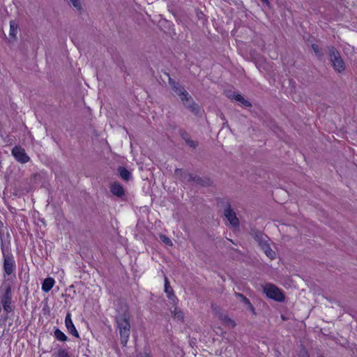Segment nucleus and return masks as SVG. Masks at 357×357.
<instances>
[{
	"instance_id": "1",
	"label": "nucleus",
	"mask_w": 357,
	"mask_h": 357,
	"mask_svg": "<svg viewBox=\"0 0 357 357\" xmlns=\"http://www.w3.org/2000/svg\"><path fill=\"white\" fill-rule=\"evenodd\" d=\"M129 319L130 316L127 313H124L116 317V321L121 336V342L124 346L126 345L130 337V325Z\"/></svg>"
},
{
	"instance_id": "2",
	"label": "nucleus",
	"mask_w": 357,
	"mask_h": 357,
	"mask_svg": "<svg viewBox=\"0 0 357 357\" xmlns=\"http://www.w3.org/2000/svg\"><path fill=\"white\" fill-rule=\"evenodd\" d=\"M328 56L335 71H337L339 73H341L345 70V63L343 59H342L339 52H337L335 47H331L329 48Z\"/></svg>"
},
{
	"instance_id": "3",
	"label": "nucleus",
	"mask_w": 357,
	"mask_h": 357,
	"mask_svg": "<svg viewBox=\"0 0 357 357\" xmlns=\"http://www.w3.org/2000/svg\"><path fill=\"white\" fill-rule=\"evenodd\" d=\"M263 291L266 296L278 302H282L284 300V295L282 290L271 283H266L262 286Z\"/></svg>"
},
{
	"instance_id": "4",
	"label": "nucleus",
	"mask_w": 357,
	"mask_h": 357,
	"mask_svg": "<svg viewBox=\"0 0 357 357\" xmlns=\"http://www.w3.org/2000/svg\"><path fill=\"white\" fill-rule=\"evenodd\" d=\"M257 240L261 249L264 251L265 255L271 260L274 259L276 257V253L273 251L269 243H268V237L262 234L257 236Z\"/></svg>"
},
{
	"instance_id": "5",
	"label": "nucleus",
	"mask_w": 357,
	"mask_h": 357,
	"mask_svg": "<svg viewBox=\"0 0 357 357\" xmlns=\"http://www.w3.org/2000/svg\"><path fill=\"white\" fill-rule=\"evenodd\" d=\"M12 155L21 164H25L30 160L25 149L20 146H15L11 151Z\"/></svg>"
},
{
	"instance_id": "6",
	"label": "nucleus",
	"mask_w": 357,
	"mask_h": 357,
	"mask_svg": "<svg viewBox=\"0 0 357 357\" xmlns=\"http://www.w3.org/2000/svg\"><path fill=\"white\" fill-rule=\"evenodd\" d=\"M5 292L1 297V302L3 305V310L6 312H10L12 311V293H11V287L9 284H6L4 286Z\"/></svg>"
},
{
	"instance_id": "7",
	"label": "nucleus",
	"mask_w": 357,
	"mask_h": 357,
	"mask_svg": "<svg viewBox=\"0 0 357 357\" xmlns=\"http://www.w3.org/2000/svg\"><path fill=\"white\" fill-rule=\"evenodd\" d=\"M181 100L182 101L183 105L190 111L195 114H199L200 108L199 105L194 102L192 96L188 93L185 94Z\"/></svg>"
},
{
	"instance_id": "8",
	"label": "nucleus",
	"mask_w": 357,
	"mask_h": 357,
	"mask_svg": "<svg viewBox=\"0 0 357 357\" xmlns=\"http://www.w3.org/2000/svg\"><path fill=\"white\" fill-rule=\"evenodd\" d=\"M224 215L228 220L231 226L237 227L239 225L238 219L236 217V213L231 209L229 204H227L224 211Z\"/></svg>"
},
{
	"instance_id": "9",
	"label": "nucleus",
	"mask_w": 357,
	"mask_h": 357,
	"mask_svg": "<svg viewBox=\"0 0 357 357\" xmlns=\"http://www.w3.org/2000/svg\"><path fill=\"white\" fill-rule=\"evenodd\" d=\"M176 176L183 181H196L200 183L201 179L199 177L194 176L192 174L188 173L182 169H175Z\"/></svg>"
},
{
	"instance_id": "10",
	"label": "nucleus",
	"mask_w": 357,
	"mask_h": 357,
	"mask_svg": "<svg viewBox=\"0 0 357 357\" xmlns=\"http://www.w3.org/2000/svg\"><path fill=\"white\" fill-rule=\"evenodd\" d=\"M3 268L6 274H11L15 268V261L13 257L4 256Z\"/></svg>"
},
{
	"instance_id": "11",
	"label": "nucleus",
	"mask_w": 357,
	"mask_h": 357,
	"mask_svg": "<svg viewBox=\"0 0 357 357\" xmlns=\"http://www.w3.org/2000/svg\"><path fill=\"white\" fill-rule=\"evenodd\" d=\"M110 192L114 196L122 197L125 195V190L123 186L118 182H114L110 184Z\"/></svg>"
},
{
	"instance_id": "12",
	"label": "nucleus",
	"mask_w": 357,
	"mask_h": 357,
	"mask_svg": "<svg viewBox=\"0 0 357 357\" xmlns=\"http://www.w3.org/2000/svg\"><path fill=\"white\" fill-rule=\"evenodd\" d=\"M65 324L68 329V333H70V334H72L73 335H74L76 337H79V333L77 331V330L73 323L70 314H69V313H68L66 317Z\"/></svg>"
},
{
	"instance_id": "13",
	"label": "nucleus",
	"mask_w": 357,
	"mask_h": 357,
	"mask_svg": "<svg viewBox=\"0 0 357 357\" xmlns=\"http://www.w3.org/2000/svg\"><path fill=\"white\" fill-rule=\"evenodd\" d=\"M165 292L167 294L168 298L172 301V302L175 304L177 301V298L174 294L173 289L170 286L169 282L167 277H165Z\"/></svg>"
},
{
	"instance_id": "14",
	"label": "nucleus",
	"mask_w": 357,
	"mask_h": 357,
	"mask_svg": "<svg viewBox=\"0 0 357 357\" xmlns=\"http://www.w3.org/2000/svg\"><path fill=\"white\" fill-rule=\"evenodd\" d=\"M172 86L173 87V89L174 92L176 93L177 96H178L181 98H183L185 94H187L188 92L182 86L179 85L176 82H172Z\"/></svg>"
},
{
	"instance_id": "15",
	"label": "nucleus",
	"mask_w": 357,
	"mask_h": 357,
	"mask_svg": "<svg viewBox=\"0 0 357 357\" xmlns=\"http://www.w3.org/2000/svg\"><path fill=\"white\" fill-rule=\"evenodd\" d=\"M55 281L52 278H47L43 280L42 284V290L45 292H48L53 287Z\"/></svg>"
},
{
	"instance_id": "16",
	"label": "nucleus",
	"mask_w": 357,
	"mask_h": 357,
	"mask_svg": "<svg viewBox=\"0 0 357 357\" xmlns=\"http://www.w3.org/2000/svg\"><path fill=\"white\" fill-rule=\"evenodd\" d=\"M234 99L240 102L243 107H250L252 106V104L248 100H245L241 94L237 93L236 95H234Z\"/></svg>"
},
{
	"instance_id": "17",
	"label": "nucleus",
	"mask_w": 357,
	"mask_h": 357,
	"mask_svg": "<svg viewBox=\"0 0 357 357\" xmlns=\"http://www.w3.org/2000/svg\"><path fill=\"white\" fill-rule=\"evenodd\" d=\"M120 176L125 181H128L131 178V173L123 167H120L118 169Z\"/></svg>"
},
{
	"instance_id": "18",
	"label": "nucleus",
	"mask_w": 357,
	"mask_h": 357,
	"mask_svg": "<svg viewBox=\"0 0 357 357\" xmlns=\"http://www.w3.org/2000/svg\"><path fill=\"white\" fill-rule=\"evenodd\" d=\"M172 317L174 319L178 321L182 322L183 321V313L181 310H178L176 307H174V310L172 311Z\"/></svg>"
},
{
	"instance_id": "19",
	"label": "nucleus",
	"mask_w": 357,
	"mask_h": 357,
	"mask_svg": "<svg viewBox=\"0 0 357 357\" xmlns=\"http://www.w3.org/2000/svg\"><path fill=\"white\" fill-rule=\"evenodd\" d=\"M236 296L241 298V300L242 301V302H243V303L247 305L248 308L252 311H254V307L252 306V305L251 304V303L250 302V301L245 297L242 294H240V293H236Z\"/></svg>"
},
{
	"instance_id": "20",
	"label": "nucleus",
	"mask_w": 357,
	"mask_h": 357,
	"mask_svg": "<svg viewBox=\"0 0 357 357\" xmlns=\"http://www.w3.org/2000/svg\"><path fill=\"white\" fill-rule=\"evenodd\" d=\"M17 33V24L14 21L10 22V33L9 36L15 38Z\"/></svg>"
},
{
	"instance_id": "21",
	"label": "nucleus",
	"mask_w": 357,
	"mask_h": 357,
	"mask_svg": "<svg viewBox=\"0 0 357 357\" xmlns=\"http://www.w3.org/2000/svg\"><path fill=\"white\" fill-rule=\"evenodd\" d=\"M54 337L61 342H65L68 340V337L59 328L54 331Z\"/></svg>"
},
{
	"instance_id": "22",
	"label": "nucleus",
	"mask_w": 357,
	"mask_h": 357,
	"mask_svg": "<svg viewBox=\"0 0 357 357\" xmlns=\"http://www.w3.org/2000/svg\"><path fill=\"white\" fill-rule=\"evenodd\" d=\"M222 321L225 325L231 328H234L236 326L235 321L227 316L222 317Z\"/></svg>"
},
{
	"instance_id": "23",
	"label": "nucleus",
	"mask_w": 357,
	"mask_h": 357,
	"mask_svg": "<svg viewBox=\"0 0 357 357\" xmlns=\"http://www.w3.org/2000/svg\"><path fill=\"white\" fill-rule=\"evenodd\" d=\"M57 357H70L68 351L64 349H59Z\"/></svg>"
},
{
	"instance_id": "24",
	"label": "nucleus",
	"mask_w": 357,
	"mask_h": 357,
	"mask_svg": "<svg viewBox=\"0 0 357 357\" xmlns=\"http://www.w3.org/2000/svg\"><path fill=\"white\" fill-rule=\"evenodd\" d=\"M183 138L185 141L186 144L191 148H195L197 146V144L195 141L187 137H185V136H183Z\"/></svg>"
},
{
	"instance_id": "25",
	"label": "nucleus",
	"mask_w": 357,
	"mask_h": 357,
	"mask_svg": "<svg viewBox=\"0 0 357 357\" xmlns=\"http://www.w3.org/2000/svg\"><path fill=\"white\" fill-rule=\"evenodd\" d=\"M160 240L166 245H172V241L170 240V238L169 237H167V236L165 235H160Z\"/></svg>"
},
{
	"instance_id": "26",
	"label": "nucleus",
	"mask_w": 357,
	"mask_h": 357,
	"mask_svg": "<svg viewBox=\"0 0 357 357\" xmlns=\"http://www.w3.org/2000/svg\"><path fill=\"white\" fill-rule=\"evenodd\" d=\"M70 2L73 4V6L78 10H80L82 8L81 3L79 0H69Z\"/></svg>"
},
{
	"instance_id": "27",
	"label": "nucleus",
	"mask_w": 357,
	"mask_h": 357,
	"mask_svg": "<svg viewBox=\"0 0 357 357\" xmlns=\"http://www.w3.org/2000/svg\"><path fill=\"white\" fill-rule=\"evenodd\" d=\"M312 50H314V52H315V54L318 56H320L321 54H319V47L316 44H312Z\"/></svg>"
},
{
	"instance_id": "28",
	"label": "nucleus",
	"mask_w": 357,
	"mask_h": 357,
	"mask_svg": "<svg viewBox=\"0 0 357 357\" xmlns=\"http://www.w3.org/2000/svg\"><path fill=\"white\" fill-rule=\"evenodd\" d=\"M225 93L226 96L229 98H234V96L236 95L235 93H233L231 91H226Z\"/></svg>"
},
{
	"instance_id": "29",
	"label": "nucleus",
	"mask_w": 357,
	"mask_h": 357,
	"mask_svg": "<svg viewBox=\"0 0 357 357\" xmlns=\"http://www.w3.org/2000/svg\"><path fill=\"white\" fill-rule=\"evenodd\" d=\"M299 357H309V355L306 351L303 350L300 353Z\"/></svg>"
},
{
	"instance_id": "30",
	"label": "nucleus",
	"mask_w": 357,
	"mask_h": 357,
	"mask_svg": "<svg viewBox=\"0 0 357 357\" xmlns=\"http://www.w3.org/2000/svg\"><path fill=\"white\" fill-rule=\"evenodd\" d=\"M138 357H151V356L147 353L141 354Z\"/></svg>"
},
{
	"instance_id": "31",
	"label": "nucleus",
	"mask_w": 357,
	"mask_h": 357,
	"mask_svg": "<svg viewBox=\"0 0 357 357\" xmlns=\"http://www.w3.org/2000/svg\"><path fill=\"white\" fill-rule=\"evenodd\" d=\"M261 1L266 5H268L269 3L268 0H261Z\"/></svg>"
}]
</instances>
